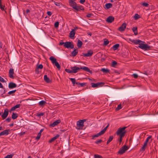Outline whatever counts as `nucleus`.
<instances>
[{
    "instance_id": "f257e3e1",
    "label": "nucleus",
    "mask_w": 158,
    "mask_h": 158,
    "mask_svg": "<svg viewBox=\"0 0 158 158\" xmlns=\"http://www.w3.org/2000/svg\"><path fill=\"white\" fill-rule=\"evenodd\" d=\"M127 128L126 127H124L122 128H119L116 131V134L119 135V137L118 139L120 143H121L122 140V138L125 136L126 133L125 129Z\"/></svg>"
},
{
    "instance_id": "f03ea898",
    "label": "nucleus",
    "mask_w": 158,
    "mask_h": 158,
    "mask_svg": "<svg viewBox=\"0 0 158 158\" xmlns=\"http://www.w3.org/2000/svg\"><path fill=\"white\" fill-rule=\"evenodd\" d=\"M87 120L86 119L79 120L77 122V129H82L84 126V123Z\"/></svg>"
},
{
    "instance_id": "7ed1b4c3",
    "label": "nucleus",
    "mask_w": 158,
    "mask_h": 158,
    "mask_svg": "<svg viewBox=\"0 0 158 158\" xmlns=\"http://www.w3.org/2000/svg\"><path fill=\"white\" fill-rule=\"evenodd\" d=\"M129 40L130 41L134 43L135 44H139V45L138 46V47L140 48H141V46H143V45L144 44L143 43H145L144 41H143L139 40H135L130 39Z\"/></svg>"
},
{
    "instance_id": "20e7f679",
    "label": "nucleus",
    "mask_w": 158,
    "mask_h": 158,
    "mask_svg": "<svg viewBox=\"0 0 158 158\" xmlns=\"http://www.w3.org/2000/svg\"><path fill=\"white\" fill-rule=\"evenodd\" d=\"M129 148L128 146L126 145H124L120 148L118 152V153L120 155H122Z\"/></svg>"
},
{
    "instance_id": "39448f33",
    "label": "nucleus",
    "mask_w": 158,
    "mask_h": 158,
    "mask_svg": "<svg viewBox=\"0 0 158 158\" xmlns=\"http://www.w3.org/2000/svg\"><path fill=\"white\" fill-rule=\"evenodd\" d=\"M64 46L67 48L72 49L74 48V45L73 43L70 42H65Z\"/></svg>"
},
{
    "instance_id": "423d86ee",
    "label": "nucleus",
    "mask_w": 158,
    "mask_h": 158,
    "mask_svg": "<svg viewBox=\"0 0 158 158\" xmlns=\"http://www.w3.org/2000/svg\"><path fill=\"white\" fill-rule=\"evenodd\" d=\"M104 83L102 82H100L97 83H91V85L92 87L96 88L102 86L104 85Z\"/></svg>"
},
{
    "instance_id": "0eeeda50",
    "label": "nucleus",
    "mask_w": 158,
    "mask_h": 158,
    "mask_svg": "<svg viewBox=\"0 0 158 158\" xmlns=\"http://www.w3.org/2000/svg\"><path fill=\"white\" fill-rule=\"evenodd\" d=\"M8 110L7 109H5L3 113L1 115V117L3 119H5L7 117L8 114Z\"/></svg>"
},
{
    "instance_id": "6e6552de",
    "label": "nucleus",
    "mask_w": 158,
    "mask_h": 158,
    "mask_svg": "<svg viewBox=\"0 0 158 158\" xmlns=\"http://www.w3.org/2000/svg\"><path fill=\"white\" fill-rule=\"evenodd\" d=\"M126 23H123L120 27L118 28V30L120 31H124L126 27Z\"/></svg>"
},
{
    "instance_id": "1a4fd4ad",
    "label": "nucleus",
    "mask_w": 158,
    "mask_h": 158,
    "mask_svg": "<svg viewBox=\"0 0 158 158\" xmlns=\"http://www.w3.org/2000/svg\"><path fill=\"white\" fill-rule=\"evenodd\" d=\"M73 9L77 11H80L84 9L82 6H77V4L76 5L73 6Z\"/></svg>"
},
{
    "instance_id": "9d476101",
    "label": "nucleus",
    "mask_w": 158,
    "mask_h": 158,
    "mask_svg": "<svg viewBox=\"0 0 158 158\" xmlns=\"http://www.w3.org/2000/svg\"><path fill=\"white\" fill-rule=\"evenodd\" d=\"M14 70L13 69H10L9 71V75L10 77L13 79L14 77L13 75L14 74Z\"/></svg>"
},
{
    "instance_id": "9b49d317",
    "label": "nucleus",
    "mask_w": 158,
    "mask_h": 158,
    "mask_svg": "<svg viewBox=\"0 0 158 158\" xmlns=\"http://www.w3.org/2000/svg\"><path fill=\"white\" fill-rule=\"evenodd\" d=\"M16 87V84L13 82H10L9 84L8 87L10 89H12Z\"/></svg>"
},
{
    "instance_id": "f8f14e48",
    "label": "nucleus",
    "mask_w": 158,
    "mask_h": 158,
    "mask_svg": "<svg viewBox=\"0 0 158 158\" xmlns=\"http://www.w3.org/2000/svg\"><path fill=\"white\" fill-rule=\"evenodd\" d=\"M60 122L61 121L60 119L56 120L52 123L50 124V126L53 127H54L56 126L59 123H60Z\"/></svg>"
},
{
    "instance_id": "ddd939ff",
    "label": "nucleus",
    "mask_w": 158,
    "mask_h": 158,
    "mask_svg": "<svg viewBox=\"0 0 158 158\" xmlns=\"http://www.w3.org/2000/svg\"><path fill=\"white\" fill-rule=\"evenodd\" d=\"M114 17L112 16H110L107 18L106 21L108 23H111L114 21Z\"/></svg>"
},
{
    "instance_id": "4468645a",
    "label": "nucleus",
    "mask_w": 158,
    "mask_h": 158,
    "mask_svg": "<svg viewBox=\"0 0 158 158\" xmlns=\"http://www.w3.org/2000/svg\"><path fill=\"white\" fill-rule=\"evenodd\" d=\"M73 70V73H76L80 69V68L77 67L76 66H74L71 68Z\"/></svg>"
},
{
    "instance_id": "2eb2a0df",
    "label": "nucleus",
    "mask_w": 158,
    "mask_h": 158,
    "mask_svg": "<svg viewBox=\"0 0 158 158\" xmlns=\"http://www.w3.org/2000/svg\"><path fill=\"white\" fill-rule=\"evenodd\" d=\"M75 29H73L70 31L69 33V37L71 39H74V37L75 35Z\"/></svg>"
},
{
    "instance_id": "dca6fc26",
    "label": "nucleus",
    "mask_w": 158,
    "mask_h": 158,
    "mask_svg": "<svg viewBox=\"0 0 158 158\" xmlns=\"http://www.w3.org/2000/svg\"><path fill=\"white\" fill-rule=\"evenodd\" d=\"M9 130H6L3 131L0 133V136L4 135H8L9 134Z\"/></svg>"
},
{
    "instance_id": "f3484780",
    "label": "nucleus",
    "mask_w": 158,
    "mask_h": 158,
    "mask_svg": "<svg viewBox=\"0 0 158 158\" xmlns=\"http://www.w3.org/2000/svg\"><path fill=\"white\" fill-rule=\"evenodd\" d=\"M20 106L21 105L19 104L16 105L15 106L11 108L9 110L10 112H11V111L14 110L15 109L19 108Z\"/></svg>"
},
{
    "instance_id": "a211bd4d",
    "label": "nucleus",
    "mask_w": 158,
    "mask_h": 158,
    "mask_svg": "<svg viewBox=\"0 0 158 158\" xmlns=\"http://www.w3.org/2000/svg\"><path fill=\"white\" fill-rule=\"evenodd\" d=\"M59 136V135H57L56 136H55L53 137L51 139H50L49 141V143H51L52 142L54 141L55 140L57 139Z\"/></svg>"
},
{
    "instance_id": "6ab92c4d",
    "label": "nucleus",
    "mask_w": 158,
    "mask_h": 158,
    "mask_svg": "<svg viewBox=\"0 0 158 158\" xmlns=\"http://www.w3.org/2000/svg\"><path fill=\"white\" fill-rule=\"evenodd\" d=\"M103 134L102 133V132L101 131L98 134L94 135L92 136V139H94V138L95 137H98V136Z\"/></svg>"
},
{
    "instance_id": "aec40b11",
    "label": "nucleus",
    "mask_w": 158,
    "mask_h": 158,
    "mask_svg": "<svg viewBox=\"0 0 158 158\" xmlns=\"http://www.w3.org/2000/svg\"><path fill=\"white\" fill-rule=\"evenodd\" d=\"M132 30L135 35H136L138 34L137 27H133Z\"/></svg>"
},
{
    "instance_id": "412c9836",
    "label": "nucleus",
    "mask_w": 158,
    "mask_h": 158,
    "mask_svg": "<svg viewBox=\"0 0 158 158\" xmlns=\"http://www.w3.org/2000/svg\"><path fill=\"white\" fill-rule=\"evenodd\" d=\"M49 59L51 61L52 63L53 64L57 61L56 59L52 56H51L49 58Z\"/></svg>"
},
{
    "instance_id": "4be33fe9",
    "label": "nucleus",
    "mask_w": 158,
    "mask_h": 158,
    "mask_svg": "<svg viewBox=\"0 0 158 158\" xmlns=\"http://www.w3.org/2000/svg\"><path fill=\"white\" fill-rule=\"evenodd\" d=\"M147 144H147V143H144L143 147H142V148L140 149V151H144L145 150L147 146Z\"/></svg>"
},
{
    "instance_id": "5701e85b",
    "label": "nucleus",
    "mask_w": 158,
    "mask_h": 158,
    "mask_svg": "<svg viewBox=\"0 0 158 158\" xmlns=\"http://www.w3.org/2000/svg\"><path fill=\"white\" fill-rule=\"evenodd\" d=\"M44 79L45 81L47 83H49L50 81V79L48 77L47 75H45L44 76Z\"/></svg>"
},
{
    "instance_id": "b1692460",
    "label": "nucleus",
    "mask_w": 158,
    "mask_h": 158,
    "mask_svg": "<svg viewBox=\"0 0 158 158\" xmlns=\"http://www.w3.org/2000/svg\"><path fill=\"white\" fill-rule=\"evenodd\" d=\"M119 46V44H117L113 45L112 47L114 50H116Z\"/></svg>"
},
{
    "instance_id": "393cba45",
    "label": "nucleus",
    "mask_w": 158,
    "mask_h": 158,
    "mask_svg": "<svg viewBox=\"0 0 158 158\" xmlns=\"http://www.w3.org/2000/svg\"><path fill=\"white\" fill-rule=\"evenodd\" d=\"M78 51L75 49L72 52V56H75L78 53Z\"/></svg>"
},
{
    "instance_id": "a878e982",
    "label": "nucleus",
    "mask_w": 158,
    "mask_h": 158,
    "mask_svg": "<svg viewBox=\"0 0 158 158\" xmlns=\"http://www.w3.org/2000/svg\"><path fill=\"white\" fill-rule=\"evenodd\" d=\"M105 6L107 9H109L112 7V4L110 3H107L105 4Z\"/></svg>"
},
{
    "instance_id": "bb28decb",
    "label": "nucleus",
    "mask_w": 158,
    "mask_h": 158,
    "mask_svg": "<svg viewBox=\"0 0 158 158\" xmlns=\"http://www.w3.org/2000/svg\"><path fill=\"white\" fill-rule=\"evenodd\" d=\"M82 41L80 40H78L77 44V46L79 48H80L82 45Z\"/></svg>"
},
{
    "instance_id": "cd10ccee",
    "label": "nucleus",
    "mask_w": 158,
    "mask_h": 158,
    "mask_svg": "<svg viewBox=\"0 0 158 158\" xmlns=\"http://www.w3.org/2000/svg\"><path fill=\"white\" fill-rule=\"evenodd\" d=\"M101 71L105 73H108L109 72V69H105V68H102L101 69Z\"/></svg>"
},
{
    "instance_id": "c85d7f7f",
    "label": "nucleus",
    "mask_w": 158,
    "mask_h": 158,
    "mask_svg": "<svg viewBox=\"0 0 158 158\" xmlns=\"http://www.w3.org/2000/svg\"><path fill=\"white\" fill-rule=\"evenodd\" d=\"M140 4L145 7H148L149 6V4L148 3L145 2H142Z\"/></svg>"
},
{
    "instance_id": "c756f323",
    "label": "nucleus",
    "mask_w": 158,
    "mask_h": 158,
    "mask_svg": "<svg viewBox=\"0 0 158 158\" xmlns=\"http://www.w3.org/2000/svg\"><path fill=\"white\" fill-rule=\"evenodd\" d=\"M114 137L113 135L110 136L109 137L108 140L107 142V144H108L109 143H110L111 141H112Z\"/></svg>"
},
{
    "instance_id": "7c9ffc66",
    "label": "nucleus",
    "mask_w": 158,
    "mask_h": 158,
    "mask_svg": "<svg viewBox=\"0 0 158 158\" xmlns=\"http://www.w3.org/2000/svg\"><path fill=\"white\" fill-rule=\"evenodd\" d=\"M18 117V115L17 114L15 113H13L12 114V118L13 119H16Z\"/></svg>"
},
{
    "instance_id": "2f4dec72",
    "label": "nucleus",
    "mask_w": 158,
    "mask_h": 158,
    "mask_svg": "<svg viewBox=\"0 0 158 158\" xmlns=\"http://www.w3.org/2000/svg\"><path fill=\"white\" fill-rule=\"evenodd\" d=\"M46 103V102L44 100H42L39 102V104L40 106H42L44 105H45Z\"/></svg>"
},
{
    "instance_id": "473e14b6",
    "label": "nucleus",
    "mask_w": 158,
    "mask_h": 158,
    "mask_svg": "<svg viewBox=\"0 0 158 158\" xmlns=\"http://www.w3.org/2000/svg\"><path fill=\"white\" fill-rule=\"evenodd\" d=\"M55 65L56 67L59 70H60V66L59 64V63L56 61L54 64Z\"/></svg>"
},
{
    "instance_id": "72a5a7b5",
    "label": "nucleus",
    "mask_w": 158,
    "mask_h": 158,
    "mask_svg": "<svg viewBox=\"0 0 158 158\" xmlns=\"http://www.w3.org/2000/svg\"><path fill=\"white\" fill-rule=\"evenodd\" d=\"M70 79L72 82L73 85H74L76 83V80L74 78H70Z\"/></svg>"
},
{
    "instance_id": "f704fd0d",
    "label": "nucleus",
    "mask_w": 158,
    "mask_h": 158,
    "mask_svg": "<svg viewBox=\"0 0 158 158\" xmlns=\"http://www.w3.org/2000/svg\"><path fill=\"white\" fill-rule=\"evenodd\" d=\"M144 47H145L144 49V50H148V49H150V46H149V45H148L147 44H145Z\"/></svg>"
},
{
    "instance_id": "c9c22d12",
    "label": "nucleus",
    "mask_w": 158,
    "mask_h": 158,
    "mask_svg": "<svg viewBox=\"0 0 158 158\" xmlns=\"http://www.w3.org/2000/svg\"><path fill=\"white\" fill-rule=\"evenodd\" d=\"M109 126V124H108L103 130H102L101 131L102 132V133L104 134L105 131H106L108 127Z\"/></svg>"
},
{
    "instance_id": "e433bc0d",
    "label": "nucleus",
    "mask_w": 158,
    "mask_h": 158,
    "mask_svg": "<svg viewBox=\"0 0 158 158\" xmlns=\"http://www.w3.org/2000/svg\"><path fill=\"white\" fill-rule=\"evenodd\" d=\"M152 136H151V135L148 136L146 139L144 143H147V144H148V142L149 139L152 138Z\"/></svg>"
},
{
    "instance_id": "4c0bfd02",
    "label": "nucleus",
    "mask_w": 158,
    "mask_h": 158,
    "mask_svg": "<svg viewBox=\"0 0 158 158\" xmlns=\"http://www.w3.org/2000/svg\"><path fill=\"white\" fill-rule=\"evenodd\" d=\"M140 18V16L138 14H136L135 15L134 18L135 20L137 19Z\"/></svg>"
},
{
    "instance_id": "58836bf2",
    "label": "nucleus",
    "mask_w": 158,
    "mask_h": 158,
    "mask_svg": "<svg viewBox=\"0 0 158 158\" xmlns=\"http://www.w3.org/2000/svg\"><path fill=\"white\" fill-rule=\"evenodd\" d=\"M69 3L71 6L72 7L73 6L76 5V3L73 1H71Z\"/></svg>"
},
{
    "instance_id": "ea45409f",
    "label": "nucleus",
    "mask_w": 158,
    "mask_h": 158,
    "mask_svg": "<svg viewBox=\"0 0 158 158\" xmlns=\"http://www.w3.org/2000/svg\"><path fill=\"white\" fill-rule=\"evenodd\" d=\"M80 69H83L87 72H89V69L87 67H84L83 68H81Z\"/></svg>"
},
{
    "instance_id": "a19ab883",
    "label": "nucleus",
    "mask_w": 158,
    "mask_h": 158,
    "mask_svg": "<svg viewBox=\"0 0 158 158\" xmlns=\"http://www.w3.org/2000/svg\"><path fill=\"white\" fill-rule=\"evenodd\" d=\"M16 91V89L13 90H12V91H10L8 92V94L9 95H11V94L15 93Z\"/></svg>"
},
{
    "instance_id": "79ce46f5",
    "label": "nucleus",
    "mask_w": 158,
    "mask_h": 158,
    "mask_svg": "<svg viewBox=\"0 0 158 158\" xmlns=\"http://www.w3.org/2000/svg\"><path fill=\"white\" fill-rule=\"evenodd\" d=\"M117 64V63L116 61H114L112 62L111 66L113 67H115Z\"/></svg>"
},
{
    "instance_id": "37998d69",
    "label": "nucleus",
    "mask_w": 158,
    "mask_h": 158,
    "mask_svg": "<svg viewBox=\"0 0 158 158\" xmlns=\"http://www.w3.org/2000/svg\"><path fill=\"white\" fill-rule=\"evenodd\" d=\"M65 71L66 72L69 73H73L72 69L70 70L68 69H65Z\"/></svg>"
},
{
    "instance_id": "c03bdc74",
    "label": "nucleus",
    "mask_w": 158,
    "mask_h": 158,
    "mask_svg": "<svg viewBox=\"0 0 158 158\" xmlns=\"http://www.w3.org/2000/svg\"><path fill=\"white\" fill-rule=\"evenodd\" d=\"M14 156V154H11L10 155H7L5 158H12L13 156Z\"/></svg>"
},
{
    "instance_id": "a18cd8bd",
    "label": "nucleus",
    "mask_w": 158,
    "mask_h": 158,
    "mask_svg": "<svg viewBox=\"0 0 158 158\" xmlns=\"http://www.w3.org/2000/svg\"><path fill=\"white\" fill-rule=\"evenodd\" d=\"M102 141V140L101 139H98V140L96 141L95 142V143L97 144H98L99 143H101Z\"/></svg>"
},
{
    "instance_id": "49530a36",
    "label": "nucleus",
    "mask_w": 158,
    "mask_h": 158,
    "mask_svg": "<svg viewBox=\"0 0 158 158\" xmlns=\"http://www.w3.org/2000/svg\"><path fill=\"white\" fill-rule=\"evenodd\" d=\"M94 158H103L102 156L97 154L94 155Z\"/></svg>"
},
{
    "instance_id": "de8ad7c7",
    "label": "nucleus",
    "mask_w": 158,
    "mask_h": 158,
    "mask_svg": "<svg viewBox=\"0 0 158 158\" xmlns=\"http://www.w3.org/2000/svg\"><path fill=\"white\" fill-rule=\"evenodd\" d=\"M41 134L40 133H38L37 137L35 139L37 140H39Z\"/></svg>"
},
{
    "instance_id": "09e8293b",
    "label": "nucleus",
    "mask_w": 158,
    "mask_h": 158,
    "mask_svg": "<svg viewBox=\"0 0 158 158\" xmlns=\"http://www.w3.org/2000/svg\"><path fill=\"white\" fill-rule=\"evenodd\" d=\"M109 41L107 40H106L104 41L103 44L105 45H107L109 44Z\"/></svg>"
},
{
    "instance_id": "8fccbe9b",
    "label": "nucleus",
    "mask_w": 158,
    "mask_h": 158,
    "mask_svg": "<svg viewBox=\"0 0 158 158\" xmlns=\"http://www.w3.org/2000/svg\"><path fill=\"white\" fill-rule=\"evenodd\" d=\"M59 23L58 22H56L54 24V27L55 28H57L58 27Z\"/></svg>"
},
{
    "instance_id": "3c124183",
    "label": "nucleus",
    "mask_w": 158,
    "mask_h": 158,
    "mask_svg": "<svg viewBox=\"0 0 158 158\" xmlns=\"http://www.w3.org/2000/svg\"><path fill=\"white\" fill-rule=\"evenodd\" d=\"M43 68V65L42 64H40L37 67V69H42Z\"/></svg>"
},
{
    "instance_id": "603ef678",
    "label": "nucleus",
    "mask_w": 158,
    "mask_h": 158,
    "mask_svg": "<svg viewBox=\"0 0 158 158\" xmlns=\"http://www.w3.org/2000/svg\"><path fill=\"white\" fill-rule=\"evenodd\" d=\"M132 76L135 78H137L138 77V75L136 73L133 74L132 75Z\"/></svg>"
},
{
    "instance_id": "864d4df0",
    "label": "nucleus",
    "mask_w": 158,
    "mask_h": 158,
    "mask_svg": "<svg viewBox=\"0 0 158 158\" xmlns=\"http://www.w3.org/2000/svg\"><path fill=\"white\" fill-rule=\"evenodd\" d=\"M0 81L3 83L5 82H6L4 80V79L3 78L1 77L0 76Z\"/></svg>"
},
{
    "instance_id": "5fc2aeb1",
    "label": "nucleus",
    "mask_w": 158,
    "mask_h": 158,
    "mask_svg": "<svg viewBox=\"0 0 158 158\" xmlns=\"http://www.w3.org/2000/svg\"><path fill=\"white\" fill-rule=\"evenodd\" d=\"M44 114V113H41L39 114H38L37 115L38 117H40L41 116H43Z\"/></svg>"
},
{
    "instance_id": "6e6d98bb",
    "label": "nucleus",
    "mask_w": 158,
    "mask_h": 158,
    "mask_svg": "<svg viewBox=\"0 0 158 158\" xmlns=\"http://www.w3.org/2000/svg\"><path fill=\"white\" fill-rule=\"evenodd\" d=\"M122 107H121V105H119L117 107V108L116 109V110H119L120 109H121Z\"/></svg>"
},
{
    "instance_id": "4d7b16f0",
    "label": "nucleus",
    "mask_w": 158,
    "mask_h": 158,
    "mask_svg": "<svg viewBox=\"0 0 158 158\" xmlns=\"http://www.w3.org/2000/svg\"><path fill=\"white\" fill-rule=\"evenodd\" d=\"M85 56H89V51H87V53L84 54Z\"/></svg>"
},
{
    "instance_id": "13d9d810",
    "label": "nucleus",
    "mask_w": 158,
    "mask_h": 158,
    "mask_svg": "<svg viewBox=\"0 0 158 158\" xmlns=\"http://www.w3.org/2000/svg\"><path fill=\"white\" fill-rule=\"evenodd\" d=\"M47 14L48 15L51 16L52 15V13L51 12L48 11L47 12Z\"/></svg>"
},
{
    "instance_id": "bf43d9fd",
    "label": "nucleus",
    "mask_w": 158,
    "mask_h": 158,
    "mask_svg": "<svg viewBox=\"0 0 158 158\" xmlns=\"http://www.w3.org/2000/svg\"><path fill=\"white\" fill-rule=\"evenodd\" d=\"M11 120V118L8 117V118H6V120L8 122H9Z\"/></svg>"
},
{
    "instance_id": "052dcab7",
    "label": "nucleus",
    "mask_w": 158,
    "mask_h": 158,
    "mask_svg": "<svg viewBox=\"0 0 158 158\" xmlns=\"http://www.w3.org/2000/svg\"><path fill=\"white\" fill-rule=\"evenodd\" d=\"M93 54V51L91 50H89V56H91Z\"/></svg>"
},
{
    "instance_id": "680f3d73",
    "label": "nucleus",
    "mask_w": 158,
    "mask_h": 158,
    "mask_svg": "<svg viewBox=\"0 0 158 158\" xmlns=\"http://www.w3.org/2000/svg\"><path fill=\"white\" fill-rule=\"evenodd\" d=\"M0 8L2 10H4V6H2V4H1V6H0Z\"/></svg>"
},
{
    "instance_id": "e2e57ef3",
    "label": "nucleus",
    "mask_w": 158,
    "mask_h": 158,
    "mask_svg": "<svg viewBox=\"0 0 158 158\" xmlns=\"http://www.w3.org/2000/svg\"><path fill=\"white\" fill-rule=\"evenodd\" d=\"M85 0H80V2L81 4H83L85 1Z\"/></svg>"
},
{
    "instance_id": "0e129e2a",
    "label": "nucleus",
    "mask_w": 158,
    "mask_h": 158,
    "mask_svg": "<svg viewBox=\"0 0 158 158\" xmlns=\"http://www.w3.org/2000/svg\"><path fill=\"white\" fill-rule=\"evenodd\" d=\"M55 4L56 6H60V4L59 3L57 2H55Z\"/></svg>"
},
{
    "instance_id": "69168bd1",
    "label": "nucleus",
    "mask_w": 158,
    "mask_h": 158,
    "mask_svg": "<svg viewBox=\"0 0 158 158\" xmlns=\"http://www.w3.org/2000/svg\"><path fill=\"white\" fill-rule=\"evenodd\" d=\"M0 88L4 89L2 83L0 82Z\"/></svg>"
},
{
    "instance_id": "338daca9",
    "label": "nucleus",
    "mask_w": 158,
    "mask_h": 158,
    "mask_svg": "<svg viewBox=\"0 0 158 158\" xmlns=\"http://www.w3.org/2000/svg\"><path fill=\"white\" fill-rule=\"evenodd\" d=\"M79 84L81 85V86H83L84 85V83H79Z\"/></svg>"
},
{
    "instance_id": "774afa93",
    "label": "nucleus",
    "mask_w": 158,
    "mask_h": 158,
    "mask_svg": "<svg viewBox=\"0 0 158 158\" xmlns=\"http://www.w3.org/2000/svg\"><path fill=\"white\" fill-rule=\"evenodd\" d=\"M25 134V132H22L20 133V134L21 135H24Z\"/></svg>"
}]
</instances>
